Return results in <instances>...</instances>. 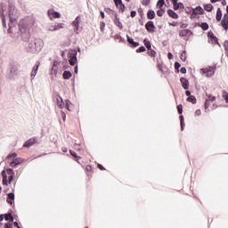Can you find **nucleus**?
Returning <instances> with one entry per match:
<instances>
[{
    "label": "nucleus",
    "instance_id": "obj_1",
    "mask_svg": "<svg viewBox=\"0 0 228 228\" xmlns=\"http://www.w3.org/2000/svg\"><path fill=\"white\" fill-rule=\"evenodd\" d=\"M7 14L9 18L8 33H13L14 35L18 33L21 35L22 40H28L29 38V28H31V25L28 23V20H20L17 26L19 13L17 12V9H15V5L12 3H9Z\"/></svg>",
    "mask_w": 228,
    "mask_h": 228
},
{
    "label": "nucleus",
    "instance_id": "obj_25",
    "mask_svg": "<svg viewBox=\"0 0 228 228\" xmlns=\"http://www.w3.org/2000/svg\"><path fill=\"white\" fill-rule=\"evenodd\" d=\"M81 20V17L77 16L75 20L72 22V26L76 28V29L79 28V21Z\"/></svg>",
    "mask_w": 228,
    "mask_h": 228
},
{
    "label": "nucleus",
    "instance_id": "obj_64",
    "mask_svg": "<svg viewBox=\"0 0 228 228\" xmlns=\"http://www.w3.org/2000/svg\"><path fill=\"white\" fill-rule=\"evenodd\" d=\"M13 225H14V227H17V228L20 227V226L19 225V223H17V222H14V223H13Z\"/></svg>",
    "mask_w": 228,
    "mask_h": 228
},
{
    "label": "nucleus",
    "instance_id": "obj_42",
    "mask_svg": "<svg viewBox=\"0 0 228 228\" xmlns=\"http://www.w3.org/2000/svg\"><path fill=\"white\" fill-rule=\"evenodd\" d=\"M223 98L224 99L225 102L228 104V93L224 91Z\"/></svg>",
    "mask_w": 228,
    "mask_h": 228
},
{
    "label": "nucleus",
    "instance_id": "obj_39",
    "mask_svg": "<svg viewBox=\"0 0 228 228\" xmlns=\"http://www.w3.org/2000/svg\"><path fill=\"white\" fill-rule=\"evenodd\" d=\"M180 58H181L182 61H186V51H183L181 53Z\"/></svg>",
    "mask_w": 228,
    "mask_h": 228
},
{
    "label": "nucleus",
    "instance_id": "obj_3",
    "mask_svg": "<svg viewBox=\"0 0 228 228\" xmlns=\"http://www.w3.org/2000/svg\"><path fill=\"white\" fill-rule=\"evenodd\" d=\"M68 57L69 58V65H71V67H74V65L77 63V51L70 50L68 53Z\"/></svg>",
    "mask_w": 228,
    "mask_h": 228
},
{
    "label": "nucleus",
    "instance_id": "obj_62",
    "mask_svg": "<svg viewBox=\"0 0 228 228\" xmlns=\"http://www.w3.org/2000/svg\"><path fill=\"white\" fill-rule=\"evenodd\" d=\"M4 228H12V224L7 223L4 224Z\"/></svg>",
    "mask_w": 228,
    "mask_h": 228
},
{
    "label": "nucleus",
    "instance_id": "obj_38",
    "mask_svg": "<svg viewBox=\"0 0 228 228\" xmlns=\"http://www.w3.org/2000/svg\"><path fill=\"white\" fill-rule=\"evenodd\" d=\"M207 101H208V102H215V101H216V97L211 95V94H208V99H207Z\"/></svg>",
    "mask_w": 228,
    "mask_h": 228
},
{
    "label": "nucleus",
    "instance_id": "obj_48",
    "mask_svg": "<svg viewBox=\"0 0 228 228\" xmlns=\"http://www.w3.org/2000/svg\"><path fill=\"white\" fill-rule=\"evenodd\" d=\"M74 147H75L76 151H83L81 144L75 143Z\"/></svg>",
    "mask_w": 228,
    "mask_h": 228
},
{
    "label": "nucleus",
    "instance_id": "obj_41",
    "mask_svg": "<svg viewBox=\"0 0 228 228\" xmlns=\"http://www.w3.org/2000/svg\"><path fill=\"white\" fill-rule=\"evenodd\" d=\"M63 26H65V24H63V23H57L55 25L56 31H58V29H63Z\"/></svg>",
    "mask_w": 228,
    "mask_h": 228
},
{
    "label": "nucleus",
    "instance_id": "obj_7",
    "mask_svg": "<svg viewBox=\"0 0 228 228\" xmlns=\"http://www.w3.org/2000/svg\"><path fill=\"white\" fill-rule=\"evenodd\" d=\"M4 10H6V5H4V4H0V17H2L4 28H6V18L4 16Z\"/></svg>",
    "mask_w": 228,
    "mask_h": 228
},
{
    "label": "nucleus",
    "instance_id": "obj_13",
    "mask_svg": "<svg viewBox=\"0 0 228 228\" xmlns=\"http://www.w3.org/2000/svg\"><path fill=\"white\" fill-rule=\"evenodd\" d=\"M23 161H24V159H22L20 158H16L9 165H10V167H12L13 168V167H17L18 165H20V163H22Z\"/></svg>",
    "mask_w": 228,
    "mask_h": 228
},
{
    "label": "nucleus",
    "instance_id": "obj_2",
    "mask_svg": "<svg viewBox=\"0 0 228 228\" xmlns=\"http://www.w3.org/2000/svg\"><path fill=\"white\" fill-rule=\"evenodd\" d=\"M44 49V41L40 38L30 39L28 42V53H40Z\"/></svg>",
    "mask_w": 228,
    "mask_h": 228
},
{
    "label": "nucleus",
    "instance_id": "obj_17",
    "mask_svg": "<svg viewBox=\"0 0 228 228\" xmlns=\"http://www.w3.org/2000/svg\"><path fill=\"white\" fill-rule=\"evenodd\" d=\"M193 32H191V30L190 29H183L179 32V37H188V35H192Z\"/></svg>",
    "mask_w": 228,
    "mask_h": 228
},
{
    "label": "nucleus",
    "instance_id": "obj_11",
    "mask_svg": "<svg viewBox=\"0 0 228 228\" xmlns=\"http://www.w3.org/2000/svg\"><path fill=\"white\" fill-rule=\"evenodd\" d=\"M180 82L183 90H188L190 88V81L186 77H181Z\"/></svg>",
    "mask_w": 228,
    "mask_h": 228
},
{
    "label": "nucleus",
    "instance_id": "obj_20",
    "mask_svg": "<svg viewBox=\"0 0 228 228\" xmlns=\"http://www.w3.org/2000/svg\"><path fill=\"white\" fill-rule=\"evenodd\" d=\"M156 18V12L153 10H149L147 12V19L152 20V19Z\"/></svg>",
    "mask_w": 228,
    "mask_h": 228
},
{
    "label": "nucleus",
    "instance_id": "obj_12",
    "mask_svg": "<svg viewBox=\"0 0 228 228\" xmlns=\"http://www.w3.org/2000/svg\"><path fill=\"white\" fill-rule=\"evenodd\" d=\"M37 143V139L32 138L26 141L23 144V147H26L27 149H29V147H32V145H35Z\"/></svg>",
    "mask_w": 228,
    "mask_h": 228
},
{
    "label": "nucleus",
    "instance_id": "obj_28",
    "mask_svg": "<svg viewBox=\"0 0 228 228\" xmlns=\"http://www.w3.org/2000/svg\"><path fill=\"white\" fill-rule=\"evenodd\" d=\"M4 218L6 222H13V216H12V214H4Z\"/></svg>",
    "mask_w": 228,
    "mask_h": 228
},
{
    "label": "nucleus",
    "instance_id": "obj_44",
    "mask_svg": "<svg viewBox=\"0 0 228 228\" xmlns=\"http://www.w3.org/2000/svg\"><path fill=\"white\" fill-rule=\"evenodd\" d=\"M164 13H165V11L163 9L157 11L158 17H163Z\"/></svg>",
    "mask_w": 228,
    "mask_h": 228
},
{
    "label": "nucleus",
    "instance_id": "obj_43",
    "mask_svg": "<svg viewBox=\"0 0 228 228\" xmlns=\"http://www.w3.org/2000/svg\"><path fill=\"white\" fill-rule=\"evenodd\" d=\"M209 106H211V104L209 103V100H206L205 105H204L206 111H208V110L209 109Z\"/></svg>",
    "mask_w": 228,
    "mask_h": 228
},
{
    "label": "nucleus",
    "instance_id": "obj_29",
    "mask_svg": "<svg viewBox=\"0 0 228 228\" xmlns=\"http://www.w3.org/2000/svg\"><path fill=\"white\" fill-rule=\"evenodd\" d=\"M221 25H222V27L224 28V29L225 31L228 30V20L223 19V20H221Z\"/></svg>",
    "mask_w": 228,
    "mask_h": 228
},
{
    "label": "nucleus",
    "instance_id": "obj_46",
    "mask_svg": "<svg viewBox=\"0 0 228 228\" xmlns=\"http://www.w3.org/2000/svg\"><path fill=\"white\" fill-rule=\"evenodd\" d=\"M149 51H150V53H149L150 56H152V58H156V54H157L156 51H154L152 49H151Z\"/></svg>",
    "mask_w": 228,
    "mask_h": 228
},
{
    "label": "nucleus",
    "instance_id": "obj_33",
    "mask_svg": "<svg viewBox=\"0 0 228 228\" xmlns=\"http://www.w3.org/2000/svg\"><path fill=\"white\" fill-rule=\"evenodd\" d=\"M204 10H206V12H213V4H205Z\"/></svg>",
    "mask_w": 228,
    "mask_h": 228
},
{
    "label": "nucleus",
    "instance_id": "obj_47",
    "mask_svg": "<svg viewBox=\"0 0 228 228\" xmlns=\"http://www.w3.org/2000/svg\"><path fill=\"white\" fill-rule=\"evenodd\" d=\"M179 115H183V105L180 104L177 106Z\"/></svg>",
    "mask_w": 228,
    "mask_h": 228
},
{
    "label": "nucleus",
    "instance_id": "obj_14",
    "mask_svg": "<svg viewBox=\"0 0 228 228\" xmlns=\"http://www.w3.org/2000/svg\"><path fill=\"white\" fill-rule=\"evenodd\" d=\"M114 16L115 18L113 20V22L115 26H117V28H118L119 29H122L123 25H122V22H120V19H118V16L117 15V13H115Z\"/></svg>",
    "mask_w": 228,
    "mask_h": 228
},
{
    "label": "nucleus",
    "instance_id": "obj_16",
    "mask_svg": "<svg viewBox=\"0 0 228 228\" xmlns=\"http://www.w3.org/2000/svg\"><path fill=\"white\" fill-rule=\"evenodd\" d=\"M13 200H15V194L13 192L8 193L6 202L12 206Z\"/></svg>",
    "mask_w": 228,
    "mask_h": 228
},
{
    "label": "nucleus",
    "instance_id": "obj_55",
    "mask_svg": "<svg viewBox=\"0 0 228 228\" xmlns=\"http://www.w3.org/2000/svg\"><path fill=\"white\" fill-rule=\"evenodd\" d=\"M130 17H132V19H134V17H136V11H131Z\"/></svg>",
    "mask_w": 228,
    "mask_h": 228
},
{
    "label": "nucleus",
    "instance_id": "obj_24",
    "mask_svg": "<svg viewBox=\"0 0 228 228\" xmlns=\"http://www.w3.org/2000/svg\"><path fill=\"white\" fill-rule=\"evenodd\" d=\"M63 79H70L72 77V72L65 70L62 74Z\"/></svg>",
    "mask_w": 228,
    "mask_h": 228
},
{
    "label": "nucleus",
    "instance_id": "obj_59",
    "mask_svg": "<svg viewBox=\"0 0 228 228\" xmlns=\"http://www.w3.org/2000/svg\"><path fill=\"white\" fill-rule=\"evenodd\" d=\"M180 72L182 74H186V68H184V67L181 68Z\"/></svg>",
    "mask_w": 228,
    "mask_h": 228
},
{
    "label": "nucleus",
    "instance_id": "obj_15",
    "mask_svg": "<svg viewBox=\"0 0 228 228\" xmlns=\"http://www.w3.org/2000/svg\"><path fill=\"white\" fill-rule=\"evenodd\" d=\"M127 42L131 45V47H138L140 45V43L134 42V39L130 37L128 35H126Z\"/></svg>",
    "mask_w": 228,
    "mask_h": 228
},
{
    "label": "nucleus",
    "instance_id": "obj_53",
    "mask_svg": "<svg viewBox=\"0 0 228 228\" xmlns=\"http://www.w3.org/2000/svg\"><path fill=\"white\" fill-rule=\"evenodd\" d=\"M61 118L63 120V122H65V120H67V114H65V112L61 111Z\"/></svg>",
    "mask_w": 228,
    "mask_h": 228
},
{
    "label": "nucleus",
    "instance_id": "obj_6",
    "mask_svg": "<svg viewBox=\"0 0 228 228\" xmlns=\"http://www.w3.org/2000/svg\"><path fill=\"white\" fill-rule=\"evenodd\" d=\"M47 15L50 20H53V19H60L61 17V14L59 12L54 11V9L48 10Z\"/></svg>",
    "mask_w": 228,
    "mask_h": 228
},
{
    "label": "nucleus",
    "instance_id": "obj_23",
    "mask_svg": "<svg viewBox=\"0 0 228 228\" xmlns=\"http://www.w3.org/2000/svg\"><path fill=\"white\" fill-rule=\"evenodd\" d=\"M57 75H58V69H56V64H53L51 69L52 79H54V77H56Z\"/></svg>",
    "mask_w": 228,
    "mask_h": 228
},
{
    "label": "nucleus",
    "instance_id": "obj_8",
    "mask_svg": "<svg viewBox=\"0 0 228 228\" xmlns=\"http://www.w3.org/2000/svg\"><path fill=\"white\" fill-rule=\"evenodd\" d=\"M145 29L148 33H154L156 31V26L154 25V21L150 20L145 24Z\"/></svg>",
    "mask_w": 228,
    "mask_h": 228
},
{
    "label": "nucleus",
    "instance_id": "obj_31",
    "mask_svg": "<svg viewBox=\"0 0 228 228\" xmlns=\"http://www.w3.org/2000/svg\"><path fill=\"white\" fill-rule=\"evenodd\" d=\"M188 102H191L192 104H197V98L195 96L191 95L187 98Z\"/></svg>",
    "mask_w": 228,
    "mask_h": 228
},
{
    "label": "nucleus",
    "instance_id": "obj_34",
    "mask_svg": "<svg viewBox=\"0 0 228 228\" xmlns=\"http://www.w3.org/2000/svg\"><path fill=\"white\" fill-rule=\"evenodd\" d=\"M180 124H181V129L182 131H184V116H180Z\"/></svg>",
    "mask_w": 228,
    "mask_h": 228
},
{
    "label": "nucleus",
    "instance_id": "obj_27",
    "mask_svg": "<svg viewBox=\"0 0 228 228\" xmlns=\"http://www.w3.org/2000/svg\"><path fill=\"white\" fill-rule=\"evenodd\" d=\"M143 44L148 51H151V49H152V45L151 44V41L147 40V38L143 40Z\"/></svg>",
    "mask_w": 228,
    "mask_h": 228
},
{
    "label": "nucleus",
    "instance_id": "obj_51",
    "mask_svg": "<svg viewBox=\"0 0 228 228\" xmlns=\"http://www.w3.org/2000/svg\"><path fill=\"white\" fill-rule=\"evenodd\" d=\"M104 28H106V23H104V21H102L100 27L101 31H104Z\"/></svg>",
    "mask_w": 228,
    "mask_h": 228
},
{
    "label": "nucleus",
    "instance_id": "obj_63",
    "mask_svg": "<svg viewBox=\"0 0 228 228\" xmlns=\"http://www.w3.org/2000/svg\"><path fill=\"white\" fill-rule=\"evenodd\" d=\"M100 15H101L102 19H104V17H105L104 12L101 11L100 12Z\"/></svg>",
    "mask_w": 228,
    "mask_h": 228
},
{
    "label": "nucleus",
    "instance_id": "obj_56",
    "mask_svg": "<svg viewBox=\"0 0 228 228\" xmlns=\"http://www.w3.org/2000/svg\"><path fill=\"white\" fill-rule=\"evenodd\" d=\"M65 104H66V108H67V110H69V106H70V102L69 101V100H66L65 101Z\"/></svg>",
    "mask_w": 228,
    "mask_h": 228
},
{
    "label": "nucleus",
    "instance_id": "obj_30",
    "mask_svg": "<svg viewBox=\"0 0 228 228\" xmlns=\"http://www.w3.org/2000/svg\"><path fill=\"white\" fill-rule=\"evenodd\" d=\"M56 101H57V106H58L59 108L62 109L63 106H64L63 99L61 98V96H59V97L56 99Z\"/></svg>",
    "mask_w": 228,
    "mask_h": 228
},
{
    "label": "nucleus",
    "instance_id": "obj_40",
    "mask_svg": "<svg viewBox=\"0 0 228 228\" xmlns=\"http://www.w3.org/2000/svg\"><path fill=\"white\" fill-rule=\"evenodd\" d=\"M114 39L119 40L120 43L124 42V38H122V36H120L118 34L115 35Z\"/></svg>",
    "mask_w": 228,
    "mask_h": 228
},
{
    "label": "nucleus",
    "instance_id": "obj_49",
    "mask_svg": "<svg viewBox=\"0 0 228 228\" xmlns=\"http://www.w3.org/2000/svg\"><path fill=\"white\" fill-rule=\"evenodd\" d=\"M48 31H56V27L55 25H50L48 27Z\"/></svg>",
    "mask_w": 228,
    "mask_h": 228
},
{
    "label": "nucleus",
    "instance_id": "obj_45",
    "mask_svg": "<svg viewBox=\"0 0 228 228\" xmlns=\"http://www.w3.org/2000/svg\"><path fill=\"white\" fill-rule=\"evenodd\" d=\"M146 49L145 46H140L137 50L136 53H145Z\"/></svg>",
    "mask_w": 228,
    "mask_h": 228
},
{
    "label": "nucleus",
    "instance_id": "obj_4",
    "mask_svg": "<svg viewBox=\"0 0 228 228\" xmlns=\"http://www.w3.org/2000/svg\"><path fill=\"white\" fill-rule=\"evenodd\" d=\"M1 175L3 177V184L4 186H8V184H12V181H13L14 175L8 176L6 175V171L3 170L2 173H1Z\"/></svg>",
    "mask_w": 228,
    "mask_h": 228
},
{
    "label": "nucleus",
    "instance_id": "obj_54",
    "mask_svg": "<svg viewBox=\"0 0 228 228\" xmlns=\"http://www.w3.org/2000/svg\"><path fill=\"white\" fill-rule=\"evenodd\" d=\"M69 152H70L71 156H73V158H79V157H77V153H76V151L70 150Z\"/></svg>",
    "mask_w": 228,
    "mask_h": 228
},
{
    "label": "nucleus",
    "instance_id": "obj_50",
    "mask_svg": "<svg viewBox=\"0 0 228 228\" xmlns=\"http://www.w3.org/2000/svg\"><path fill=\"white\" fill-rule=\"evenodd\" d=\"M224 47L225 53H227L228 52V41L227 40L224 41Z\"/></svg>",
    "mask_w": 228,
    "mask_h": 228
},
{
    "label": "nucleus",
    "instance_id": "obj_60",
    "mask_svg": "<svg viewBox=\"0 0 228 228\" xmlns=\"http://www.w3.org/2000/svg\"><path fill=\"white\" fill-rule=\"evenodd\" d=\"M97 167L100 169V170H106V168H104V167L101 164H98L97 165Z\"/></svg>",
    "mask_w": 228,
    "mask_h": 228
},
{
    "label": "nucleus",
    "instance_id": "obj_57",
    "mask_svg": "<svg viewBox=\"0 0 228 228\" xmlns=\"http://www.w3.org/2000/svg\"><path fill=\"white\" fill-rule=\"evenodd\" d=\"M195 115H197V117H200V115H202V112L200 111V110H197L195 111Z\"/></svg>",
    "mask_w": 228,
    "mask_h": 228
},
{
    "label": "nucleus",
    "instance_id": "obj_5",
    "mask_svg": "<svg viewBox=\"0 0 228 228\" xmlns=\"http://www.w3.org/2000/svg\"><path fill=\"white\" fill-rule=\"evenodd\" d=\"M200 71L206 76V77H213V76H215V68L213 67L201 69Z\"/></svg>",
    "mask_w": 228,
    "mask_h": 228
},
{
    "label": "nucleus",
    "instance_id": "obj_35",
    "mask_svg": "<svg viewBox=\"0 0 228 228\" xmlns=\"http://www.w3.org/2000/svg\"><path fill=\"white\" fill-rule=\"evenodd\" d=\"M165 5V0H159L157 3V6H159V9H162Z\"/></svg>",
    "mask_w": 228,
    "mask_h": 228
},
{
    "label": "nucleus",
    "instance_id": "obj_37",
    "mask_svg": "<svg viewBox=\"0 0 228 228\" xmlns=\"http://www.w3.org/2000/svg\"><path fill=\"white\" fill-rule=\"evenodd\" d=\"M12 76H14V74L17 72V66H11V70H10Z\"/></svg>",
    "mask_w": 228,
    "mask_h": 228
},
{
    "label": "nucleus",
    "instance_id": "obj_22",
    "mask_svg": "<svg viewBox=\"0 0 228 228\" xmlns=\"http://www.w3.org/2000/svg\"><path fill=\"white\" fill-rule=\"evenodd\" d=\"M208 38H215V44H217V45H220V43H218V37L215 36V34L212 31H209L208 33Z\"/></svg>",
    "mask_w": 228,
    "mask_h": 228
},
{
    "label": "nucleus",
    "instance_id": "obj_19",
    "mask_svg": "<svg viewBox=\"0 0 228 228\" xmlns=\"http://www.w3.org/2000/svg\"><path fill=\"white\" fill-rule=\"evenodd\" d=\"M167 15H169L171 19H179V15L172 9L167 10Z\"/></svg>",
    "mask_w": 228,
    "mask_h": 228
},
{
    "label": "nucleus",
    "instance_id": "obj_26",
    "mask_svg": "<svg viewBox=\"0 0 228 228\" xmlns=\"http://www.w3.org/2000/svg\"><path fill=\"white\" fill-rule=\"evenodd\" d=\"M222 15H223V14H222V9L217 8V11H216V17L217 22H220V20H222Z\"/></svg>",
    "mask_w": 228,
    "mask_h": 228
},
{
    "label": "nucleus",
    "instance_id": "obj_9",
    "mask_svg": "<svg viewBox=\"0 0 228 228\" xmlns=\"http://www.w3.org/2000/svg\"><path fill=\"white\" fill-rule=\"evenodd\" d=\"M39 67H40V61H37L35 66L32 69L31 73H30L31 80L35 79V77L37 76V74L38 72Z\"/></svg>",
    "mask_w": 228,
    "mask_h": 228
},
{
    "label": "nucleus",
    "instance_id": "obj_21",
    "mask_svg": "<svg viewBox=\"0 0 228 228\" xmlns=\"http://www.w3.org/2000/svg\"><path fill=\"white\" fill-rule=\"evenodd\" d=\"M193 13H195V15H202L204 13V9H202L200 6H197L195 9H193Z\"/></svg>",
    "mask_w": 228,
    "mask_h": 228
},
{
    "label": "nucleus",
    "instance_id": "obj_52",
    "mask_svg": "<svg viewBox=\"0 0 228 228\" xmlns=\"http://www.w3.org/2000/svg\"><path fill=\"white\" fill-rule=\"evenodd\" d=\"M175 70H179V69H181V63L175 62Z\"/></svg>",
    "mask_w": 228,
    "mask_h": 228
},
{
    "label": "nucleus",
    "instance_id": "obj_10",
    "mask_svg": "<svg viewBox=\"0 0 228 228\" xmlns=\"http://www.w3.org/2000/svg\"><path fill=\"white\" fill-rule=\"evenodd\" d=\"M114 4H116V7L119 9V12L121 13H124L126 10V5L122 3V0H113Z\"/></svg>",
    "mask_w": 228,
    "mask_h": 228
},
{
    "label": "nucleus",
    "instance_id": "obj_36",
    "mask_svg": "<svg viewBox=\"0 0 228 228\" xmlns=\"http://www.w3.org/2000/svg\"><path fill=\"white\" fill-rule=\"evenodd\" d=\"M5 174H7L8 175H15V172L12 168H7Z\"/></svg>",
    "mask_w": 228,
    "mask_h": 228
},
{
    "label": "nucleus",
    "instance_id": "obj_32",
    "mask_svg": "<svg viewBox=\"0 0 228 228\" xmlns=\"http://www.w3.org/2000/svg\"><path fill=\"white\" fill-rule=\"evenodd\" d=\"M200 26L203 31H208V29H209V24H208V22H202Z\"/></svg>",
    "mask_w": 228,
    "mask_h": 228
},
{
    "label": "nucleus",
    "instance_id": "obj_18",
    "mask_svg": "<svg viewBox=\"0 0 228 228\" xmlns=\"http://www.w3.org/2000/svg\"><path fill=\"white\" fill-rule=\"evenodd\" d=\"M173 8L175 11H177V10H184V4L178 2V3L175 4H173Z\"/></svg>",
    "mask_w": 228,
    "mask_h": 228
},
{
    "label": "nucleus",
    "instance_id": "obj_58",
    "mask_svg": "<svg viewBox=\"0 0 228 228\" xmlns=\"http://www.w3.org/2000/svg\"><path fill=\"white\" fill-rule=\"evenodd\" d=\"M187 91H185V95L187 97H191V92H190L188 89H186Z\"/></svg>",
    "mask_w": 228,
    "mask_h": 228
},
{
    "label": "nucleus",
    "instance_id": "obj_61",
    "mask_svg": "<svg viewBox=\"0 0 228 228\" xmlns=\"http://www.w3.org/2000/svg\"><path fill=\"white\" fill-rule=\"evenodd\" d=\"M167 58L168 60H172L174 58V55L172 54V53H167Z\"/></svg>",
    "mask_w": 228,
    "mask_h": 228
}]
</instances>
